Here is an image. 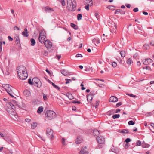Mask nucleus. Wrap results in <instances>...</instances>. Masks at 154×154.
Here are the masks:
<instances>
[{"label":"nucleus","instance_id":"nucleus-1","mask_svg":"<svg viewBox=\"0 0 154 154\" xmlns=\"http://www.w3.org/2000/svg\"><path fill=\"white\" fill-rule=\"evenodd\" d=\"M18 76L20 79L24 80L26 79L28 77V74L25 67L20 66L17 68Z\"/></svg>","mask_w":154,"mask_h":154},{"label":"nucleus","instance_id":"nucleus-2","mask_svg":"<svg viewBox=\"0 0 154 154\" xmlns=\"http://www.w3.org/2000/svg\"><path fill=\"white\" fill-rule=\"evenodd\" d=\"M67 4L68 10L73 11L75 10L76 3L75 0H67Z\"/></svg>","mask_w":154,"mask_h":154},{"label":"nucleus","instance_id":"nucleus-3","mask_svg":"<svg viewBox=\"0 0 154 154\" xmlns=\"http://www.w3.org/2000/svg\"><path fill=\"white\" fill-rule=\"evenodd\" d=\"M3 87L5 90L11 96L14 97L13 96L14 93L12 91V87L8 84H3L2 85Z\"/></svg>","mask_w":154,"mask_h":154},{"label":"nucleus","instance_id":"nucleus-4","mask_svg":"<svg viewBox=\"0 0 154 154\" xmlns=\"http://www.w3.org/2000/svg\"><path fill=\"white\" fill-rule=\"evenodd\" d=\"M45 115L46 118L48 120H52L56 117V114L53 111L47 110Z\"/></svg>","mask_w":154,"mask_h":154},{"label":"nucleus","instance_id":"nucleus-5","mask_svg":"<svg viewBox=\"0 0 154 154\" xmlns=\"http://www.w3.org/2000/svg\"><path fill=\"white\" fill-rule=\"evenodd\" d=\"M33 85L38 88L42 86V83L40 80L37 78L35 77L32 79Z\"/></svg>","mask_w":154,"mask_h":154},{"label":"nucleus","instance_id":"nucleus-6","mask_svg":"<svg viewBox=\"0 0 154 154\" xmlns=\"http://www.w3.org/2000/svg\"><path fill=\"white\" fill-rule=\"evenodd\" d=\"M45 34V32L43 31H42L39 33V41L42 43H44L45 39L46 38Z\"/></svg>","mask_w":154,"mask_h":154},{"label":"nucleus","instance_id":"nucleus-7","mask_svg":"<svg viewBox=\"0 0 154 154\" xmlns=\"http://www.w3.org/2000/svg\"><path fill=\"white\" fill-rule=\"evenodd\" d=\"M8 107L9 108L7 110V112L10 114L12 112V111L15 110L16 109L15 106L11 102L8 103Z\"/></svg>","mask_w":154,"mask_h":154},{"label":"nucleus","instance_id":"nucleus-8","mask_svg":"<svg viewBox=\"0 0 154 154\" xmlns=\"http://www.w3.org/2000/svg\"><path fill=\"white\" fill-rule=\"evenodd\" d=\"M46 135L50 139H52L53 137V130L50 128H48L46 130Z\"/></svg>","mask_w":154,"mask_h":154},{"label":"nucleus","instance_id":"nucleus-9","mask_svg":"<svg viewBox=\"0 0 154 154\" xmlns=\"http://www.w3.org/2000/svg\"><path fill=\"white\" fill-rule=\"evenodd\" d=\"M44 45L47 48H51L52 46V43L49 40H46L44 42Z\"/></svg>","mask_w":154,"mask_h":154},{"label":"nucleus","instance_id":"nucleus-10","mask_svg":"<svg viewBox=\"0 0 154 154\" xmlns=\"http://www.w3.org/2000/svg\"><path fill=\"white\" fill-rule=\"evenodd\" d=\"M44 11L46 13H51L54 11L53 8L50 7L48 6L44 8Z\"/></svg>","mask_w":154,"mask_h":154},{"label":"nucleus","instance_id":"nucleus-11","mask_svg":"<svg viewBox=\"0 0 154 154\" xmlns=\"http://www.w3.org/2000/svg\"><path fill=\"white\" fill-rule=\"evenodd\" d=\"M97 141L99 143H104L105 141L104 138L102 136H98L97 138Z\"/></svg>","mask_w":154,"mask_h":154},{"label":"nucleus","instance_id":"nucleus-12","mask_svg":"<svg viewBox=\"0 0 154 154\" xmlns=\"http://www.w3.org/2000/svg\"><path fill=\"white\" fill-rule=\"evenodd\" d=\"M143 63L145 65H147L152 62L150 58H146L143 60Z\"/></svg>","mask_w":154,"mask_h":154},{"label":"nucleus","instance_id":"nucleus-13","mask_svg":"<svg viewBox=\"0 0 154 154\" xmlns=\"http://www.w3.org/2000/svg\"><path fill=\"white\" fill-rule=\"evenodd\" d=\"M117 29V25L115 23H114L113 26H112L110 31L112 33H116Z\"/></svg>","mask_w":154,"mask_h":154},{"label":"nucleus","instance_id":"nucleus-14","mask_svg":"<svg viewBox=\"0 0 154 154\" xmlns=\"http://www.w3.org/2000/svg\"><path fill=\"white\" fill-rule=\"evenodd\" d=\"M88 153L87 150V148L85 146L82 148L79 154H88Z\"/></svg>","mask_w":154,"mask_h":154},{"label":"nucleus","instance_id":"nucleus-15","mask_svg":"<svg viewBox=\"0 0 154 154\" xmlns=\"http://www.w3.org/2000/svg\"><path fill=\"white\" fill-rule=\"evenodd\" d=\"M94 94H91V93L89 94L87 97V100L88 102H91L93 99V96Z\"/></svg>","mask_w":154,"mask_h":154},{"label":"nucleus","instance_id":"nucleus-16","mask_svg":"<svg viewBox=\"0 0 154 154\" xmlns=\"http://www.w3.org/2000/svg\"><path fill=\"white\" fill-rule=\"evenodd\" d=\"M118 101L117 97L114 96H112L109 98V101L110 102H115Z\"/></svg>","mask_w":154,"mask_h":154},{"label":"nucleus","instance_id":"nucleus-17","mask_svg":"<svg viewBox=\"0 0 154 154\" xmlns=\"http://www.w3.org/2000/svg\"><path fill=\"white\" fill-rule=\"evenodd\" d=\"M28 32H29L28 31L27 29L25 28L24 29V31L22 32V34L23 36L27 37L29 36Z\"/></svg>","mask_w":154,"mask_h":154},{"label":"nucleus","instance_id":"nucleus-18","mask_svg":"<svg viewBox=\"0 0 154 154\" xmlns=\"http://www.w3.org/2000/svg\"><path fill=\"white\" fill-rule=\"evenodd\" d=\"M23 94L26 97H28L30 95V93L29 90H26L24 91Z\"/></svg>","mask_w":154,"mask_h":154},{"label":"nucleus","instance_id":"nucleus-19","mask_svg":"<svg viewBox=\"0 0 154 154\" xmlns=\"http://www.w3.org/2000/svg\"><path fill=\"white\" fill-rule=\"evenodd\" d=\"M120 13L121 14H125V12L124 11L122 10L121 9H117L115 12V14Z\"/></svg>","mask_w":154,"mask_h":154},{"label":"nucleus","instance_id":"nucleus-20","mask_svg":"<svg viewBox=\"0 0 154 154\" xmlns=\"http://www.w3.org/2000/svg\"><path fill=\"white\" fill-rule=\"evenodd\" d=\"M60 71L61 73L64 76H66L69 75V72L65 70H62Z\"/></svg>","mask_w":154,"mask_h":154},{"label":"nucleus","instance_id":"nucleus-21","mask_svg":"<svg viewBox=\"0 0 154 154\" xmlns=\"http://www.w3.org/2000/svg\"><path fill=\"white\" fill-rule=\"evenodd\" d=\"M85 2L86 3H88V5L90 6H92L93 5V2L92 0H86Z\"/></svg>","mask_w":154,"mask_h":154},{"label":"nucleus","instance_id":"nucleus-22","mask_svg":"<svg viewBox=\"0 0 154 154\" xmlns=\"http://www.w3.org/2000/svg\"><path fill=\"white\" fill-rule=\"evenodd\" d=\"M142 146L143 148H148L150 146V145L144 142H143L142 143Z\"/></svg>","mask_w":154,"mask_h":154},{"label":"nucleus","instance_id":"nucleus-23","mask_svg":"<svg viewBox=\"0 0 154 154\" xmlns=\"http://www.w3.org/2000/svg\"><path fill=\"white\" fill-rule=\"evenodd\" d=\"M92 42L93 43H96L97 44H98L100 43V41L98 38H94L92 40Z\"/></svg>","mask_w":154,"mask_h":154},{"label":"nucleus","instance_id":"nucleus-24","mask_svg":"<svg viewBox=\"0 0 154 154\" xmlns=\"http://www.w3.org/2000/svg\"><path fill=\"white\" fill-rule=\"evenodd\" d=\"M0 136L5 140H7V137L5 136V134L0 132Z\"/></svg>","mask_w":154,"mask_h":154},{"label":"nucleus","instance_id":"nucleus-25","mask_svg":"<svg viewBox=\"0 0 154 154\" xmlns=\"http://www.w3.org/2000/svg\"><path fill=\"white\" fill-rule=\"evenodd\" d=\"M67 97L70 100H72L73 99V97L72 94L69 93H67L66 94Z\"/></svg>","mask_w":154,"mask_h":154},{"label":"nucleus","instance_id":"nucleus-26","mask_svg":"<svg viewBox=\"0 0 154 154\" xmlns=\"http://www.w3.org/2000/svg\"><path fill=\"white\" fill-rule=\"evenodd\" d=\"M37 125V123L35 122H34L32 123L31 125V127L32 129H34L35 128H36Z\"/></svg>","mask_w":154,"mask_h":154},{"label":"nucleus","instance_id":"nucleus-27","mask_svg":"<svg viewBox=\"0 0 154 154\" xmlns=\"http://www.w3.org/2000/svg\"><path fill=\"white\" fill-rule=\"evenodd\" d=\"M44 108L42 106H40L37 110V112L38 113H41L43 110Z\"/></svg>","mask_w":154,"mask_h":154},{"label":"nucleus","instance_id":"nucleus-28","mask_svg":"<svg viewBox=\"0 0 154 154\" xmlns=\"http://www.w3.org/2000/svg\"><path fill=\"white\" fill-rule=\"evenodd\" d=\"M49 82L50 83H51L52 84V86L54 87L55 88H56L57 89H58V90H59V89H60V88L59 87L57 86L56 85H55V84L54 83L52 82L51 81H49Z\"/></svg>","mask_w":154,"mask_h":154},{"label":"nucleus","instance_id":"nucleus-29","mask_svg":"<svg viewBox=\"0 0 154 154\" xmlns=\"http://www.w3.org/2000/svg\"><path fill=\"white\" fill-rule=\"evenodd\" d=\"M99 134V132L97 130H94L93 132V134L94 136H97Z\"/></svg>","mask_w":154,"mask_h":154},{"label":"nucleus","instance_id":"nucleus-30","mask_svg":"<svg viewBox=\"0 0 154 154\" xmlns=\"http://www.w3.org/2000/svg\"><path fill=\"white\" fill-rule=\"evenodd\" d=\"M143 49L145 50H146L149 48V46L147 44H145L143 46Z\"/></svg>","mask_w":154,"mask_h":154},{"label":"nucleus","instance_id":"nucleus-31","mask_svg":"<svg viewBox=\"0 0 154 154\" xmlns=\"http://www.w3.org/2000/svg\"><path fill=\"white\" fill-rule=\"evenodd\" d=\"M70 25L71 26L74 28L75 29L77 30L78 29V26L72 23H71Z\"/></svg>","mask_w":154,"mask_h":154},{"label":"nucleus","instance_id":"nucleus-32","mask_svg":"<svg viewBox=\"0 0 154 154\" xmlns=\"http://www.w3.org/2000/svg\"><path fill=\"white\" fill-rule=\"evenodd\" d=\"M121 56L122 57H124L125 56V52L124 51H121L120 52Z\"/></svg>","mask_w":154,"mask_h":154},{"label":"nucleus","instance_id":"nucleus-33","mask_svg":"<svg viewBox=\"0 0 154 154\" xmlns=\"http://www.w3.org/2000/svg\"><path fill=\"white\" fill-rule=\"evenodd\" d=\"M30 41L31 45L32 46H34L35 43V40L33 38H32L31 39Z\"/></svg>","mask_w":154,"mask_h":154},{"label":"nucleus","instance_id":"nucleus-34","mask_svg":"<svg viewBox=\"0 0 154 154\" xmlns=\"http://www.w3.org/2000/svg\"><path fill=\"white\" fill-rule=\"evenodd\" d=\"M107 8L108 9H109L111 10H114L115 9V7L114 6H112V5H110L108 6Z\"/></svg>","mask_w":154,"mask_h":154},{"label":"nucleus","instance_id":"nucleus-35","mask_svg":"<svg viewBox=\"0 0 154 154\" xmlns=\"http://www.w3.org/2000/svg\"><path fill=\"white\" fill-rule=\"evenodd\" d=\"M63 6H64L66 5V3L64 0H57Z\"/></svg>","mask_w":154,"mask_h":154},{"label":"nucleus","instance_id":"nucleus-36","mask_svg":"<svg viewBox=\"0 0 154 154\" xmlns=\"http://www.w3.org/2000/svg\"><path fill=\"white\" fill-rule=\"evenodd\" d=\"M120 117V115L119 114H115L112 116V117L114 119L118 118H119Z\"/></svg>","mask_w":154,"mask_h":154},{"label":"nucleus","instance_id":"nucleus-37","mask_svg":"<svg viewBox=\"0 0 154 154\" xmlns=\"http://www.w3.org/2000/svg\"><path fill=\"white\" fill-rule=\"evenodd\" d=\"M15 38L16 39L15 40L16 44H18L19 43L20 44V39L19 37L18 36H17V38Z\"/></svg>","mask_w":154,"mask_h":154},{"label":"nucleus","instance_id":"nucleus-38","mask_svg":"<svg viewBox=\"0 0 154 154\" xmlns=\"http://www.w3.org/2000/svg\"><path fill=\"white\" fill-rule=\"evenodd\" d=\"M42 53L43 55L45 56H47L48 54V53L46 51L44 50L42 52Z\"/></svg>","mask_w":154,"mask_h":154},{"label":"nucleus","instance_id":"nucleus-39","mask_svg":"<svg viewBox=\"0 0 154 154\" xmlns=\"http://www.w3.org/2000/svg\"><path fill=\"white\" fill-rule=\"evenodd\" d=\"M82 15L81 14H78L77 15V20H80L82 19Z\"/></svg>","mask_w":154,"mask_h":154},{"label":"nucleus","instance_id":"nucleus-40","mask_svg":"<svg viewBox=\"0 0 154 154\" xmlns=\"http://www.w3.org/2000/svg\"><path fill=\"white\" fill-rule=\"evenodd\" d=\"M81 140H80L79 139L78 137L75 140V143L77 144H79L81 143Z\"/></svg>","mask_w":154,"mask_h":154},{"label":"nucleus","instance_id":"nucleus-41","mask_svg":"<svg viewBox=\"0 0 154 154\" xmlns=\"http://www.w3.org/2000/svg\"><path fill=\"white\" fill-rule=\"evenodd\" d=\"M143 69H146L149 71H151V68L148 66H146L145 67H143Z\"/></svg>","mask_w":154,"mask_h":154},{"label":"nucleus","instance_id":"nucleus-42","mask_svg":"<svg viewBox=\"0 0 154 154\" xmlns=\"http://www.w3.org/2000/svg\"><path fill=\"white\" fill-rule=\"evenodd\" d=\"M94 14H95V15L97 19H99V15L97 11H95L94 12Z\"/></svg>","mask_w":154,"mask_h":154},{"label":"nucleus","instance_id":"nucleus-43","mask_svg":"<svg viewBox=\"0 0 154 154\" xmlns=\"http://www.w3.org/2000/svg\"><path fill=\"white\" fill-rule=\"evenodd\" d=\"M141 144V142L140 140H138L137 142L136 146H140Z\"/></svg>","mask_w":154,"mask_h":154},{"label":"nucleus","instance_id":"nucleus-44","mask_svg":"<svg viewBox=\"0 0 154 154\" xmlns=\"http://www.w3.org/2000/svg\"><path fill=\"white\" fill-rule=\"evenodd\" d=\"M128 123L129 125H133L134 124V122L132 120H131L129 121Z\"/></svg>","mask_w":154,"mask_h":154},{"label":"nucleus","instance_id":"nucleus-45","mask_svg":"<svg viewBox=\"0 0 154 154\" xmlns=\"http://www.w3.org/2000/svg\"><path fill=\"white\" fill-rule=\"evenodd\" d=\"M121 132L122 133H127L128 132V131L126 129L122 130Z\"/></svg>","mask_w":154,"mask_h":154},{"label":"nucleus","instance_id":"nucleus-46","mask_svg":"<svg viewBox=\"0 0 154 154\" xmlns=\"http://www.w3.org/2000/svg\"><path fill=\"white\" fill-rule=\"evenodd\" d=\"M65 139L64 138H62V143L63 146L65 145Z\"/></svg>","mask_w":154,"mask_h":154},{"label":"nucleus","instance_id":"nucleus-47","mask_svg":"<svg viewBox=\"0 0 154 154\" xmlns=\"http://www.w3.org/2000/svg\"><path fill=\"white\" fill-rule=\"evenodd\" d=\"M132 60L130 58L128 59L127 61V63L128 64H130L131 63Z\"/></svg>","mask_w":154,"mask_h":154},{"label":"nucleus","instance_id":"nucleus-48","mask_svg":"<svg viewBox=\"0 0 154 154\" xmlns=\"http://www.w3.org/2000/svg\"><path fill=\"white\" fill-rule=\"evenodd\" d=\"M112 66L113 67H116L117 66V63L115 62H113L112 63Z\"/></svg>","mask_w":154,"mask_h":154},{"label":"nucleus","instance_id":"nucleus-49","mask_svg":"<svg viewBox=\"0 0 154 154\" xmlns=\"http://www.w3.org/2000/svg\"><path fill=\"white\" fill-rule=\"evenodd\" d=\"M28 82L29 84L31 85H33V83L32 82V80L31 79H29L28 80Z\"/></svg>","mask_w":154,"mask_h":154},{"label":"nucleus","instance_id":"nucleus-50","mask_svg":"<svg viewBox=\"0 0 154 154\" xmlns=\"http://www.w3.org/2000/svg\"><path fill=\"white\" fill-rule=\"evenodd\" d=\"M114 112V111L112 110H110V111H108L107 112V114L108 115H110L111 113L112 114V113H113Z\"/></svg>","mask_w":154,"mask_h":154},{"label":"nucleus","instance_id":"nucleus-51","mask_svg":"<svg viewBox=\"0 0 154 154\" xmlns=\"http://www.w3.org/2000/svg\"><path fill=\"white\" fill-rule=\"evenodd\" d=\"M14 110L13 111H12V112L11 113V114H11L13 116H16V113L15 112V111Z\"/></svg>","mask_w":154,"mask_h":154},{"label":"nucleus","instance_id":"nucleus-52","mask_svg":"<svg viewBox=\"0 0 154 154\" xmlns=\"http://www.w3.org/2000/svg\"><path fill=\"white\" fill-rule=\"evenodd\" d=\"M131 141V139H130L129 138H127L125 140V141L126 143H128Z\"/></svg>","mask_w":154,"mask_h":154},{"label":"nucleus","instance_id":"nucleus-53","mask_svg":"<svg viewBox=\"0 0 154 154\" xmlns=\"http://www.w3.org/2000/svg\"><path fill=\"white\" fill-rule=\"evenodd\" d=\"M72 103H77L78 104H80L81 103V102L79 101H76L75 100L73 101Z\"/></svg>","mask_w":154,"mask_h":154},{"label":"nucleus","instance_id":"nucleus-54","mask_svg":"<svg viewBox=\"0 0 154 154\" xmlns=\"http://www.w3.org/2000/svg\"><path fill=\"white\" fill-rule=\"evenodd\" d=\"M122 104V103L121 102L118 103L116 104V106L117 107H119Z\"/></svg>","mask_w":154,"mask_h":154},{"label":"nucleus","instance_id":"nucleus-55","mask_svg":"<svg viewBox=\"0 0 154 154\" xmlns=\"http://www.w3.org/2000/svg\"><path fill=\"white\" fill-rule=\"evenodd\" d=\"M76 57H82V55L81 54H76Z\"/></svg>","mask_w":154,"mask_h":154},{"label":"nucleus","instance_id":"nucleus-56","mask_svg":"<svg viewBox=\"0 0 154 154\" xmlns=\"http://www.w3.org/2000/svg\"><path fill=\"white\" fill-rule=\"evenodd\" d=\"M66 84L69 83V81L71 82L72 81V80L70 79H66Z\"/></svg>","mask_w":154,"mask_h":154},{"label":"nucleus","instance_id":"nucleus-57","mask_svg":"<svg viewBox=\"0 0 154 154\" xmlns=\"http://www.w3.org/2000/svg\"><path fill=\"white\" fill-rule=\"evenodd\" d=\"M99 101H97L96 102V103L95 105V107L96 108H97V107L98 105L99 104Z\"/></svg>","mask_w":154,"mask_h":154},{"label":"nucleus","instance_id":"nucleus-58","mask_svg":"<svg viewBox=\"0 0 154 154\" xmlns=\"http://www.w3.org/2000/svg\"><path fill=\"white\" fill-rule=\"evenodd\" d=\"M151 112H148L146 114V116H151Z\"/></svg>","mask_w":154,"mask_h":154},{"label":"nucleus","instance_id":"nucleus-59","mask_svg":"<svg viewBox=\"0 0 154 154\" xmlns=\"http://www.w3.org/2000/svg\"><path fill=\"white\" fill-rule=\"evenodd\" d=\"M43 98L44 100H45L47 99V95L44 94H43Z\"/></svg>","mask_w":154,"mask_h":154},{"label":"nucleus","instance_id":"nucleus-60","mask_svg":"<svg viewBox=\"0 0 154 154\" xmlns=\"http://www.w3.org/2000/svg\"><path fill=\"white\" fill-rule=\"evenodd\" d=\"M150 45L152 46H154V41H152L150 43Z\"/></svg>","mask_w":154,"mask_h":154},{"label":"nucleus","instance_id":"nucleus-61","mask_svg":"<svg viewBox=\"0 0 154 154\" xmlns=\"http://www.w3.org/2000/svg\"><path fill=\"white\" fill-rule=\"evenodd\" d=\"M25 121L26 122H29L31 121V119L28 118H26L25 119Z\"/></svg>","mask_w":154,"mask_h":154},{"label":"nucleus","instance_id":"nucleus-62","mask_svg":"<svg viewBox=\"0 0 154 154\" xmlns=\"http://www.w3.org/2000/svg\"><path fill=\"white\" fill-rule=\"evenodd\" d=\"M89 6L88 5H87L85 6V8L88 11L89 10Z\"/></svg>","mask_w":154,"mask_h":154},{"label":"nucleus","instance_id":"nucleus-63","mask_svg":"<svg viewBox=\"0 0 154 154\" xmlns=\"http://www.w3.org/2000/svg\"><path fill=\"white\" fill-rule=\"evenodd\" d=\"M133 10L134 12H137L138 11V8H134Z\"/></svg>","mask_w":154,"mask_h":154},{"label":"nucleus","instance_id":"nucleus-64","mask_svg":"<svg viewBox=\"0 0 154 154\" xmlns=\"http://www.w3.org/2000/svg\"><path fill=\"white\" fill-rule=\"evenodd\" d=\"M125 5L128 8H130L131 7V5L130 4H126Z\"/></svg>","mask_w":154,"mask_h":154}]
</instances>
